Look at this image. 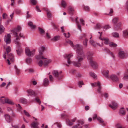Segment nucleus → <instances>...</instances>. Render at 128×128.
<instances>
[{
	"label": "nucleus",
	"mask_w": 128,
	"mask_h": 128,
	"mask_svg": "<svg viewBox=\"0 0 128 128\" xmlns=\"http://www.w3.org/2000/svg\"><path fill=\"white\" fill-rule=\"evenodd\" d=\"M29 26L31 28H32L34 29L35 28L36 26L35 25H33L32 23V22H30L28 24Z\"/></svg>",
	"instance_id": "cd10ccee"
},
{
	"label": "nucleus",
	"mask_w": 128,
	"mask_h": 128,
	"mask_svg": "<svg viewBox=\"0 0 128 128\" xmlns=\"http://www.w3.org/2000/svg\"><path fill=\"white\" fill-rule=\"evenodd\" d=\"M89 62L91 66L94 68H96L97 66L96 62L93 60L92 59L90 60Z\"/></svg>",
	"instance_id": "ddd939ff"
},
{
	"label": "nucleus",
	"mask_w": 128,
	"mask_h": 128,
	"mask_svg": "<svg viewBox=\"0 0 128 128\" xmlns=\"http://www.w3.org/2000/svg\"><path fill=\"white\" fill-rule=\"evenodd\" d=\"M93 53L92 52H88L87 54V58L88 60H90L92 59V56Z\"/></svg>",
	"instance_id": "f8f14e48"
},
{
	"label": "nucleus",
	"mask_w": 128,
	"mask_h": 128,
	"mask_svg": "<svg viewBox=\"0 0 128 128\" xmlns=\"http://www.w3.org/2000/svg\"><path fill=\"white\" fill-rule=\"evenodd\" d=\"M49 81L47 78H45L44 80L43 84L44 86H46L49 84Z\"/></svg>",
	"instance_id": "412c9836"
},
{
	"label": "nucleus",
	"mask_w": 128,
	"mask_h": 128,
	"mask_svg": "<svg viewBox=\"0 0 128 128\" xmlns=\"http://www.w3.org/2000/svg\"><path fill=\"white\" fill-rule=\"evenodd\" d=\"M42 54H40L38 55H37L36 56V58L37 60H40L42 59V60L44 59H46V58H44L43 56H41Z\"/></svg>",
	"instance_id": "b1692460"
},
{
	"label": "nucleus",
	"mask_w": 128,
	"mask_h": 128,
	"mask_svg": "<svg viewBox=\"0 0 128 128\" xmlns=\"http://www.w3.org/2000/svg\"><path fill=\"white\" fill-rule=\"evenodd\" d=\"M11 36L10 34H7V35H5L4 38V40L6 44H8L11 42Z\"/></svg>",
	"instance_id": "423d86ee"
},
{
	"label": "nucleus",
	"mask_w": 128,
	"mask_h": 128,
	"mask_svg": "<svg viewBox=\"0 0 128 128\" xmlns=\"http://www.w3.org/2000/svg\"><path fill=\"white\" fill-rule=\"evenodd\" d=\"M43 61L42 60H40V61L38 63V65L39 66H42L43 64Z\"/></svg>",
	"instance_id": "4d7b16f0"
},
{
	"label": "nucleus",
	"mask_w": 128,
	"mask_h": 128,
	"mask_svg": "<svg viewBox=\"0 0 128 128\" xmlns=\"http://www.w3.org/2000/svg\"><path fill=\"white\" fill-rule=\"evenodd\" d=\"M3 18L4 19H6L7 18V15L6 13H4L2 14Z\"/></svg>",
	"instance_id": "bf43d9fd"
},
{
	"label": "nucleus",
	"mask_w": 128,
	"mask_h": 128,
	"mask_svg": "<svg viewBox=\"0 0 128 128\" xmlns=\"http://www.w3.org/2000/svg\"><path fill=\"white\" fill-rule=\"evenodd\" d=\"M123 35L126 38L128 37V32L126 30H124L123 32Z\"/></svg>",
	"instance_id": "e433bc0d"
},
{
	"label": "nucleus",
	"mask_w": 128,
	"mask_h": 128,
	"mask_svg": "<svg viewBox=\"0 0 128 128\" xmlns=\"http://www.w3.org/2000/svg\"><path fill=\"white\" fill-rule=\"evenodd\" d=\"M26 70H28V72H34V70L32 68L28 69Z\"/></svg>",
	"instance_id": "0e129e2a"
},
{
	"label": "nucleus",
	"mask_w": 128,
	"mask_h": 128,
	"mask_svg": "<svg viewBox=\"0 0 128 128\" xmlns=\"http://www.w3.org/2000/svg\"><path fill=\"white\" fill-rule=\"evenodd\" d=\"M98 82H95L93 83H92L91 84L92 86V87H95L96 86H98L97 84H98Z\"/></svg>",
	"instance_id": "c03bdc74"
},
{
	"label": "nucleus",
	"mask_w": 128,
	"mask_h": 128,
	"mask_svg": "<svg viewBox=\"0 0 128 128\" xmlns=\"http://www.w3.org/2000/svg\"><path fill=\"white\" fill-rule=\"evenodd\" d=\"M99 39L102 40H104V43L106 44H108L109 41L108 39L107 38H102L100 37H99Z\"/></svg>",
	"instance_id": "2eb2a0df"
},
{
	"label": "nucleus",
	"mask_w": 128,
	"mask_h": 128,
	"mask_svg": "<svg viewBox=\"0 0 128 128\" xmlns=\"http://www.w3.org/2000/svg\"><path fill=\"white\" fill-rule=\"evenodd\" d=\"M76 47L77 49V58L78 59V62H72L74 66H75L79 67L81 66V64L80 62L82 61L83 60V57H84V55L82 51V47L79 44H77L75 46Z\"/></svg>",
	"instance_id": "f257e3e1"
},
{
	"label": "nucleus",
	"mask_w": 128,
	"mask_h": 128,
	"mask_svg": "<svg viewBox=\"0 0 128 128\" xmlns=\"http://www.w3.org/2000/svg\"><path fill=\"white\" fill-rule=\"evenodd\" d=\"M6 85V83L4 82H3L2 84L0 85V88H2L4 87Z\"/></svg>",
	"instance_id": "052dcab7"
},
{
	"label": "nucleus",
	"mask_w": 128,
	"mask_h": 128,
	"mask_svg": "<svg viewBox=\"0 0 128 128\" xmlns=\"http://www.w3.org/2000/svg\"><path fill=\"white\" fill-rule=\"evenodd\" d=\"M11 84V82H8L7 83L6 86L5 88L6 89H7L8 88V87Z\"/></svg>",
	"instance_id": "6e6d98bb"
},
{
	"label": "nucleus",
	"mask_w": 128,
	"mask_h": 128,
	"mask_svg": "<svg viewBox=\"0 0 128 128\" xmlns=\"http://www.w3.org/2000/svg\"><path fill=\"white\" fill-rule=\"evenodd\" d=\"M97 120H98L99 122L101 123H102L104 122V121L100 117L97 118Z\"/></svg>",
	"instance_id": "de8ad7c7"
},
{
	"label": "nucleus",
	"mask_w": 128,
	"mask_h": 128,
	"mask_svg": "<svg viewBox=\"0 0 128 128\" xmlns=\"http://www.w3.org/2000/svg\"><path fill=\"white\" fill-rule=\"evenodd\" d=\"M88 41V40L86 38H85L83 42V44L85 46H87V42Z\"/></svg>",
	"instance_id": "37998d69"
},
{
	"label": "nucleus",
	"mask_w": 128,
	"mask_h": 128,
	"mask_svg": "<svg viewBox=\"0 0 128 128\" xmlns=\"http://www.w3.org/2000/svg\"><path fill=\"white\" fill-rule=\"evenodd\" d=\"M120 112L123 115H124L125 114V110L123 107L121 108L120 110Z\"/></svg>",
	"instance_id": "bb28decb"
},
{
	"label": "nucleus",
	"mask_w": 128,
	"mask_h": 128,
	"mask_svg": "<svg viewBox=\"0 0 128 128\" xmlns=\"http://www.w3.org/2000/svg\"><path fill=\"white\" fill-rule=\"evenodd\" d=\"M118 19L116 18H114L112 20V22L114 24H116L118 22Z\"/></svg>",
	"instance_id": "f704fd0d"
},
{
	"label": "nucleus",
	"mask_w": 128,
	"mask_h": 128,
	"mask_svg": "<svg viewBox=\"0 0 128 128\" xmlns=\"http://www.w3.org/2000/svg\"><path fill=\"white\" fill-rule=\"evenodd\" d=\"M43 60L44 62L43 65L45 67L47 66L48 64L52 62V60L50 59H45Z\"/></svg>",
	"instance_id": "9b49d317"
},
{
	"label": "nucleus",
	"mask_w": 128,
	"mask_h": 128,
	"mask_svg": "<svg viewBox=\"0 0 128 128\" xmlns=\"http://www.w3.org/2000/svg\"><path fill=\"white\" fill-rule=\"evenodd\" d=\"M66 122L68 124L69 126H71L73 124V123L72 122L71 120H67Z\"/></svg>",
	"instance_id": "ea45409f"
},
{
	"label": "nucleus",
	"mask_w": 128,
	"mask_h": 128,
	"mask_svg": "<svg viewBox=\"0 0 128 128\" xmlns=\"http://www.w3.org/2000/svg\"><path fill=\"white\" fill-rule=\"evenodd\" d=\"M90 42L91 44L94 46H96L95 44H94V42L92 40H91L90 41Z\"/></svg>",
	"instance_id": "864d4df0"
},
{
	"label": "nucleus",
	"mask_w": 128,
	"mask_h": 128,
	"mask_svg": "<svg viewBox=\"0 0 128 128\" xmlns=\"http://www.w3.org/2000/svg\"><path fill=\"white\" fill-rule=\"evenodd\" d=\"M59 39L60 36H54L51 40L52 41H56L58 40Z\"/></svg>",
	"instance_id": "c85d7f7f"
},
{
	"label": "nucleus",
	"mask_w": 128,
	"mask_h": 128,
	"mask_svg": "<svg viewBox=\"0 0 128 128\" xmlns=\"http://www.w3.org/2000/svg\"><path fill=\"white\" fill-rule=\"evenodd\" d=\"M6 120L8 122H11L12 119L10 117V115L8 114H6L4 116Z\"/></svg>",
	"instance_id": "4468645a"
},
{
	"label": "nucleus",
	"mask_w": 128,
	"mask_h": 128,
	"mask_svg": "<svg viewBox=\"0 0 128 128\" xmlns=\"http://www.w3.org/2000/svg\"><path fill=\"white\" fill-rule=\"evenodd\" d=\"M38 30L41 34H43L45 32L44 29L40 28L39 27L38 28Z\"/></svg>",
	"instance_id": "72a5a7b5"
},
{
	"label": "nucleus",
	"mask_w": 128,
	"mask_h": 128,
	"mask_svg": "<svg viewBox=\"0 0 128 128\" xmlns=\"http://www.w3.org/2000/svg\"><path fill=\"white\" fill-rule=\"evenodd\" d=\"M44 9H45V10L46 12L48 18H50L52 16L50 12L47 8H44Z\"/></svg>",
	"instance_id": "a211bd4d"
},
{
	"label": "nucleus",
	"mask_w": 128,
	"mask_h": 128,
	"mask_svg": "<svg viewBox=\"0 0 128 128\" xmlns=\"http://www.w3.org/2000/svg\"><path fill=\"white\" fill-rule=\"evenodd\" d=\"M4 28L3 26L0 24V34H1L4 32Z\"/></svg>",
	"instance_id": "2f4dec72"
},
{
	"label": "nucleus",
	"mask_w": 128,
	"mask_h": 128,
	"mask_svg": "<svg viewBox=\"0 0 128 128\" xmlns=\"http://www.w3.org/2000/svg\"><path fill=\"white\" fill-rule=\"evenodd\" d=\"M66 42L68 43H69L70 44V45L72 46L73 48L75 50H76L77 51V49H76V47H75V46L76 45L74 46H73V43L70 40H68V41H66Z\"/></svg>",
	"instance_id": "5701e85b"
},
{
	"label": "nucleus",
	"mask_w": 128,
	"mask_h": 128,
	"mask_svg": "<svg viewBox=\"0 0 128 128\" xmlns=\"http://www.w3.org/2000/svg\"><path fill=\"white\" fill-rule=\"evenodd\" d=\"M109 46L112 47H116L117 45L115 43L112 42L109 44Z\"/></svg>",
	"instance_id": "c9c22d12"
},
{
	"label": "nucleus",
	"mask_w": 128,
	"mask_h": 128,
	"mask_svg": "<svg viewBox=\"0 0 128 128\" xmlns=\"http://www.w3.org/2000/svg\"><path fill=\"white\" fill-rule=\"evenodd\" d=\"M102 74L106 78H108L109 71L108 70H104L102 72Z\"/></svg>",
	"instance_id": "dca6fc26"
},
{
	"label": "nucleus",
	"mask_w": 128,
	"mask_h": 128,
	"mask_svg": "<svg viewBox=\"0 0 128 128\" xmlns=\"http://www.w3.org/2000/svg\"><path fill=\"white\" fill-rule=\"evenodd\" d=\"M45 49V47L44 46H42L40 48L39 50V52L40 54H42L44 52V50Z\"/></svg>",
	"instance_id": "4be33fe9"
},
{
	"label": "nucleus",
	"mask_w": 128,
	"mask_h": 128,
	"mask_svg": "<svg viewBox=\"0 0 128 128\" xmlns=\"http://www.w3.org/2000/svg\"><path fill=\"white\" fill-rule=\"evenodd\" d=\"M30 1L33 5H35L36 4L37 1L36 0H31Z\"/></svg>",
	"instance_id": "3c124183"
},
{
	"label": "nucleus",
	"mask_w": 128,
	"mask_h": 128,
	"mask_svg": "<svg viewBox=\"0 0 128 128\" xmlns=\"http://www.w3.org/2000/svg\"><path fill=\"white\" fill-rule=\"evenodd\" d=\"M112 80L114 82H116L118 81V79L117 76L114 74H112L110 76Z\"/></svg>",
	"instance_id": "9d476101"
},
{
	"label": "nucleus",
	"mask_w": 128,
	"mask_h": 128,
	"mask_svg": "<svg viewBox=\"0 0 128 128\" xmlns=\"http://www.w3.org/2000/svg\"><path fill=\"white\" fill-rule=\"evenodd\" d=\"M20 101L24 104H26L27 103V100L25 98H21L20 100Z\"/></svg>",
	"instance_id": "a878e982"
},
{
	"label": "nucleus",
	"mask_w": 128,
	"mask_h": 128,
	"mask_svg": "<svg viewBox=\"0 0 128 128\" xmlns=\"http://www.w3.org/2000/svg\"><path fill=\"white\" fill-rule=\"evenodd\" d=\"M24 112L25 115L26 116L29 117L30 116V115L29 113L26 112L25 110H24Z\"/></svg>",
	"instance_id": "49530a36"
},
{
	"label": "nucleus",
	"mask_w": 128,
	"mask_h": 128,
	"mask_svg": "<svg viewBox=\"0 0 128 128\" xmlns=\"http://www.w3.org/2000/svg\"><path fill=\"white\" fill-rule=\"evenodd\" d=\"M5 102L6 103H8L10 104H14V103L12 101L6 98L5 99Z\"/></svg>",
	"instance_id": "6ab92c4d"
},
{
	"label": "nucleus",
	"mask_w": 128,
	"mask_h": 128,
	"mask_svg": "<svg viewBox=\"0 0 128 128\" xmlns=\"http://www.w3.org/2000/svg\"><path fill=\"white\" fill-rule=\"evenodd\" d=\"M17 54L18 55H20L22 52V51L21 48H20L16 50Z\"/></svg>",
	"instance_id": "4c0bfd02"
},
{
	"label": "nucleus",
	"mask_w": 128,
	"mask_h": 128,
	"mask_svg": "<svg viewBox=\"0 0 128 128\" xmlns=\"http://www.w3.org/2000/svg\"><path fill=\"white\" fill-rule=\"evenodd\" d=\"M101 27L100 24H96L94 28L96 29H99Z\"/></svg>",
	"instance_id": "09e8293b"
},
{
	"label": "nucleus",
	"mask_w": 128,
	"mask_h": 128,
	"mask_svg": "<svg viewBox=\"0 0 128 128\" xmlns=\"http://www.w3.org/2000/svg\"><path fill=\"white\" fill-rule=\"evenodd\" d=\"M90 75L93 78H95L96 76V74L93 72H91L90 73Z\"/></svg>",
	"instance_id": "8fccbe9b"
},
{
	"label": "nucleus",
	"mask_w": 128,
	"mask_h": 128,
	"mask_svg": "<svg viewBox=\"0 0 128 128\" xmlns=\"http://www.w3.org/2000/svg\"><path fill=\"white\" fill-rule=\"evenodd\" d=\"M77 25V26L78 28L81 30V26L80 24H79L78 23H76Z\"/></svg>",
	"instance_id": "69168bd1"
},
{
	"label": "nucleus",
	"mask_w": 128,
	"mask_h": 128,
	"mask_svg": "<svg viewBox=\"0 0 128 128\" xmlns=\"http://www.w3.org/2000/svg\"><path fill=\"white\" fill-rule=\"evenodd\" d=\"M6 50L7 53H8L10 52L11 50V48L10 46H8L6 48Z\"/></svg>",
	"instance_id": "a18cd8bd"
},
{
	"label": "nucleus",
	"mask_w": 128,
	"mask_h": 128,
	"mask_svg": "<svg viewBox=\"0 0 128 128\" xmlns=\"http://www.w3.org/2000/svg\"><path fill=\"white\" fill-rule=\"evenodd\" d=\"M25 51L26 55L29 56H32L34 55L35 50L34 49L31 51L29 48H25Z\"/></svg>",
	"instance_id": "7ed1b4c3"
},
{
	"label": "nucleus",
	"mask_w": 128,
	"mask_h": 128,
	"mask_svg": "<svg viewBox=\"0 0 128 128\" xmlns=\"http://www.w3.org/2000/svg\"><path fill=\"white\" fill-rule=\"evenodd\" d=\"M84 84L83 82L82 81H79L78 82V85L80 87H82V85Z\"/></svg>",
	"instance_id": "5fc2aeb1"
},
{
	"label": "nucleus",
	"mask_w": 128,
	"mask_h": 128,
	"mask_svg": "<svg viewBox=\"0 0 128 128\" xmlns=\"http://www.w3.org/2000/svg\"><path fill=\"white\" fill-rule=\"evenodd\" d=\"M79 126V124H77L73 126L72 128H78V126Z\"/></svg>",
	"instance_id": "774afa93"
},
{
	"label": "nucleus",
	"mask_w": 128,
	"mask_h": 128,
	"mask_svg": "<svg viewBox=\"0 0 128 128\" xmlns=\"http://www.w3.org/2000/svg\"><path fill=\"white\" fill-rule=\"evenodd\" d=\"M20 29L21 27L20 26H18L16 28L12 31H14L17 33V32H19Z\"/></svg>",
	"instance_id": "79ce46f5"
},
{
	"label": "nucleus",
	"mask_w": 128,
	"mask_h": 128,
	"mask_svg": "<svg viewBox=\"0 0 128 128\" xmlns=\"http://www.w3.org/2000/svg\"><path fill=\"white\" fill-rule=\"evenodd\" d=\"M84 9L85 10L87 11H89L90 9L89 7L88 6H84Z\"/></svg>",
	"instance_id": "13d9d810"
},
{
	"label": "nucleus",
	"mask_w": 128,
	"mask_h": 128,
	"mask_svg": "<svg viewBox=\"0 0 128 128\" xmlns=\"http://www.w3.org/2000/svg\"><path fill=\"white\" fill-rule=\"evenodd\" d=\"M73 55L72 54H65L64 55V57L65 58H67V62L68 64H66V65L68 66H69L71 62L70 61V58L71 57H72Z\"/></svg>",
	"instance_id": "0eeeda50"
},
{
	"label": "nucleus",
	"mask_w": 128,
	"mask_h": 128,
	"mask_svg": "<svg viewBox=\"0 0 128 128\" xmlns=\"http://www.w3.org/2000/svg\"><path fill=\"white\" fill-rule=\"evenodd\" d=\"M12 33V34L14 36V37L16 38L14 40V42L16 44H17L18 46H19L20 44L19 41L20 39L19 36L18 35L17 33L14 31H11Z\"/></svg>",
	"instance_id": "f03ea898"
},
{
	"label": "nucleus",
	"mask_w": 128,
	"mask_h": 128,
	"mask_svg": "<svg viewBox=\"0 0 128 128\" xmlns=\"http://www.w3.org/2000/svg\"><path fill=\"white\" fill-rule=\"evenodd\" d=\"M118 57L121 59H124L127 57V54L125 53L124 52L120 50L118 54Z\"/></svg>",
	"instance_id": "39448f33"
},
{
	"label": "nucleus",
	"mask_w": 128,
	"mask_h": 128,
	"mask_svg": "<svg viewBox=\"0 0 128 128\" xmlns=\"http://www.w3.org/2000/svg\"><path fill=\"white\" fill-rule=\"evenodd\" d=\"M61 5L64 8H65L66 4V2L63 0H62L61 1Z\"/></svg>",
	"instance_id": "a19ab883"
},
{
	"label": "nucleus",
	"mask_w": 128,
	"mask_h": 128,
	"mask_svg": "<svg viewBox=\"0 0 128 128\" xmlns=\"http://www.w3.org/2000/svg\"><path fill=\"white\" fill-rule=\"evenodd\" d=\"M14 68L16 70V74L18 75L20 73V70L16 66H14Z\"/></svg>",
	"instance_id": "c756f323"
},
{
	"label": "nucleus",
	"mask_w": 128,
	"mask_h": 128,
	"mask_svg": "<svg viewBox=\"0 0 128 128\" xmlns=\"http://www.w3.org/2000/svg\"><path fill=\"white\" fill-rule=\"evenodd\" d=\"M116 128H122V127L119 124H116L115 126Z\"/></svg>",
	"instance_id": "680f3d73"
},
{
	"label": "nucleus",
	"mask_w": 128,
	"mask_h": 128,
	"mask_svg": "<svg viewBox=\"0 0 128 128\" xmlns=\"http://www.w3.org/2000/svg\"><path fill=\"white\" fill-rule=\"evenodd\" d=\"M110 28V27L108 25H106L105 26L103 27V29H104V30H106Z\"/></svg>",
	"instance_id": "603ef678"
},
{
	"label": "nucleus",
	"mask_w": 128,
	"mask_h": 128,
	"mask_svg": "<svg viewBox=\"0 0 128 128\" xmlns=\"http://www.w3.org/2000/svg\"><path fill=\"white\" fill-rule=\"evenodd\" d=\"M109 106L112 109L114 110L117 108L118 104L116 102L113 101L112 102L111 104H109Z\"/></svg>",
	"instance_id": "1a4fd4ad"
},
{
	"label": "nucleus",
	"mask_w": 128,
	"mask_h": 128,
	"mask_svg": "<svg viewBox=\"0 0 128 128\" xmlns=\"http://www.w3.org/2000/svg\"><path fill=\"white\" fill-rule=\"evenodd\" d=\"M27 92L30 96H37V94L33 90L31 89H29L26 90Z\"/></svg>",
	"instance_id": "6e6552de"
},
{
	"label": "nucleus",
	"mask_w": 128,
	"mask_h": 128,
	"mask_svg": "<svg viewBox=\"0 0 128 128\" xmlns=\"http://www.w3.org/2000/svg\"><path fill=\"white\" fill-rule=\"evenodd\" d=\"M50 80L51 81H52L53 80V78L51 75H50L49 76Z\"/></svg>",
	"instance_id": "338daca9"
},
{
	"label": "nucleus",
	"mask_w": 128,
	"mask_h": 128,
	"mask_svg": "<svg viewBox=\"0 0 128 128\" xmlns=\"http://www.w3.org/2000/svg\"><path fill=\"white\" fill-rule=\"evenodd\" d=\"M8 58L12 62H13L14 61V56L12 54H10L8 55Z\"/></svg>",
	"instance_id": "f3484780"
},
{
	"label": "nucleus",
	"mask_w": 128,
	"mask_h": 128,
	"mask_svg": "<svg viewBox=\"0 0 128 128\" xmlns=\"http://www.w3.org/2000/svg\"><path fill=\"white\" fill-rule=\"evenodd\" d=\"M35 100H36V102L39 103V104H40L41 103V102L40 101V99L38 98H35Z\"/></svg>",
	"instance_id": "e2e57ef3"
},
{
	"label": "nucleus",
	"mask_w": 128,
	"mask_h": 128,
	"mask_svg": "<svg viewBox=\"0 0 128 128\" xmlns=\"http://www.w3.org/2000/svg\"><path fill=\"white\" fill-rule=\"evenodd\" d=\"M38 123L37 122H33L31 124L32 128H38Z\"/></svg>",
	"instance_id": "aec40b11"
},
{
	"label": "nucleus",
	"mask_w": 128,
	"mask_h": 128,
	"mask_svg": "<svg viewBox=\"0 0 128 128\" xmlns=\"http://www.w3.org/2000/svg\"><path fill=\"white\" fill-rule=\"evenodd\" d=\"M112 35L113 37L115 38H118L119 36V34L117 32H113Z\"/></svg>",
	"instance_id": "473e14b6"
},
{
	"label": "nucleus",
	"mask_w": 128,
	"mask_h": 128,
	"mask_svg": "<svg viewBox=\"0 0 128 128\" xmlns=\"http://www.w3.org/2000/svg\"><path fill=\"white\" fill-rule=\"evenodd\" d=\"M32 61V59L30 58H26V62L28 64L30 63Z\"/></svg>",
	"instance_id": "58836bf2"
},
{
	"label": "nucleus",
	"mask_w": 128,
	"mask_h": 128,
	"mask_svg": "<svg viewBox=\"0 0 128 128\" xmlns=\"http://www.w3.org/2000/svg\"><path fill=\"white\" fill-rule=\"evenodd\" d=\"M62 72V71H60L59 72L57 70H54L53 71L52 73L55 77L57 78L58 80H60L61 76V74Z\"/></svg>",
	"instance_id": "20e7f679"
},
{
	"label": "nucleus",
	"mask_w": 128,
	"mask_h": 128,
	"mask_svg": "<svg viewBox=\"0 0 128 128\" xmlns=\"http://www.w3.org/2000/svg\"><path fill=\"white\" fill-rule=\"evenodd\" d=\"M97 85L98 87V92L99 93H100L101 92V86L100 82H98L97 84Z\"/></svg>",
	"instance_id": "7c9ffc66"
},
{
	"label": "nucleus",
	"mask_w": 128,
	"mask_h": 128,
	"mask_svg": "<svg viewBox=\"0 0 128 128\" xmlns=\"http://www.w3.org/2000/svg\"><path fill=\"white\" fill-rule=\"evenodd\" d=\"M68 10L69 13L70 14H72L74 10V8L71 6H69L68 8Z\"/></svg>",
	"instance_id": "393cba45"
}]
</instances>
